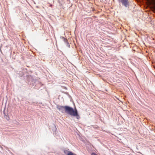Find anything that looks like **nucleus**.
Segmentation results:
<instances>
[{
  "label": "nucleus",
  "mask_w": 155,
  "mask_h": 155,
  "mask_svg": "<svg viewBox=\"0 0 155 155\" xmlns=\"http://www.w3.org/2000/svg\"><path fill=\"white\" fill-rule=\"evenodd\" d=\"M60 38L65 43V42H66V41H68L67 39L65 38H64V37H62V36H61L60 37Z\"/></svg>",
  "instance_id": "obj_4"
},
{
  "label": "nucleus",
  "mask_w": 155,
  "mask_h": 155,
  "mask_svg": "<svg viewBox=\"0 0 155 155\" xmlns=\"http://www.w3.org/2000/svg\"><path fill=\"white\" fill-rule=\"evenodd\" d=\"M65 43L66 46L68 47V48L70 47V45L69 43L68 42V41H67L66 42H65Z\"/></svg>",
  "instance_id": "obj_5"
},
{
  "label": "nucleus",
  "mask_w": 155,
  "mask_h": 155,
  "mask_svg": "<svg viewBox=\"0 0 155 155\" xmlns=\"http://www.w3.org/2000/svg\"><path fill=\"white\" fill-rule=\"evenodd\" d=\"M67 155H76V154H74L73 153L71 152H69L68 153Z\"/></svg>",
  "instance_id": "obj_6"
},
{
  "label": "nucleus",
  "mask_w": 155,
  "mask_h": 155,
  "mask_svg": "<svg viewBox=\"0 0 155 155\" xmlns=\"http://www.w3.org/2000/svg\"><path fill=\"white\" fill-rule=\"evenodd\" d=\"M119 2L121 3L122 5L126 7L129 6V3L128 0H118Z\"/></svg>",
  "instance_id": "obj_2"
},
{
  "label": "nucleus",
  "mask_w": 155,
  "mask_h": 155,
  "mask_svg": "<svg viewBox=\"0 0 155 155\" xmlns=\"http://www.w3.org/2000/svg\"><path fill=\"white\" fill-rule=\"evenodd\" d=\"M67 110L69 112V114L71 116H76V118L78 119L80 118V116L78 115V111L76 109L74 110L72 108L68 107L67 108Z\"/></svg>",
  "instance_id": "obj_1"
},
{
  "label": "nucleus",
  "mask_w": 155,
  "mask_h": 155,
  "mask_svg": "<svg viewBox=\"0 0 155 155\" xmlns=\"http://www.w3.org/2000/svg\"><path fill=\"white\" fill-rule=\"evenodd\" d=\"M69 107V108H71V107H69L68 106H59L58 107V108L61 111V112H63V111L64 110V109L65 110V112L68 114H69V112L67 110V108Z\"/></svg>",
  "instance_id": "obj_3"
},
{
  "label": "nucleus",
  "mask_w": 155,
  "mask_h": 155,
  "mask_svg": "<svg viewBox=\"0 0 155 155\" xmlns=\"http://www.w3.org/2000/svg\"><path fill=\"white\" fill-rule=\"evenodd\" d=\"M91 155H97L94 153H92L91 154Z\"/></svg>",
  "instance_id": "obj_7"
}]
</instances>
